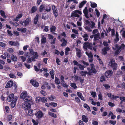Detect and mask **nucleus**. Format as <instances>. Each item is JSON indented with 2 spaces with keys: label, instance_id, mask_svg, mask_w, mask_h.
<instances>
[{
  "label": "nucleus",
  "instance_id": "obj_42",
  "mask_svg": "<svg viewBox=\"0 0 125 125\" xmlns=\"http://www.w3.org/2000/svg\"><path fill=\"white\" fill-rule=\"evenodd\" d=\"M119 98V96H115L114 95H113L111 96L110 99L112 100H113L114 99H115L117 98Z\"/></svg>",
  "mask_w": 125,
  "mask_h": 125
},
{
  "label": "nucleus",
  "instance_id": "obj_3",
  "mask_svg": "<svg viewBox=\"0 0 125 125\" xmlns=\"http://www.w3.org/2000/svg\"><path fill=\"white\" fill-rule=\"evenodd\" d=\"M115 62V61L111 60L109 63V65L112 67L113 70H116L117 68V65Z\"/></svg>",
  "mask_w": 125,
  "mask_h": 125
},
{
  "label": "nucleus",
  "instance_id": "obj_30",
  "mask_svg": "<svg viewBox=\"0 0 125 125\" xmlns=\"http://www.w3.org/2000/svg\"><path fill=\"white\" fill-rule=\"evenodd\" d=\"M91 3V6L92 8H94L97 7V4L95 2H90Z\"/></svg>",
  "mask_w": 125,
  "mask_h": 125
},
{
  "label": "nucleus",
  "instance_id": "obj_12",
  "mask_svg": "<svg viewBox=\"0 0 125 125\" xmlns=\"http://www.w3.org/2000/svg\"><path fill=\"white\" fill-rule=\"evenodd\" d=\"M13 82L11 80L8 81L7 82L5 87L6 88H10L13 86Z\"/></svg>",
  "mask_w": 125,
  "mask_h": 125
},
{
  "label": "nucleus",
  "instance_id": "obj_4",
  "mask_svg": "<svg viewBox=\"0 0 125 125\" xmlns=\"http://www.w3.org/2000/svg\"><path fill=\"white\" fill-rule=\"evenodd\" d=\"M31 105L29 102H24L22 104V107L24 109L28 110L31 108Z\"/></svg>",
  "mask_w": 125,
  "mask_h": 125
},
{
  "label": "nucleus",
  "instance_id": "obj_21",
  "mask_svg": "<svg viewBox=\"0 0 125 125\" xmlns=\"http://www.w3.org/2000/svg\"><path fill=\"white\" fill-rule=\"evenodd\" d=\"M60 41L61 42H62L61 44V46L62 47L65 46L67 43V41L64 38H62Z\"/></svg>",
  "mask_w": 125,
  "mask_h": 125
},
{
  "label": "nucleus",
  "instance_id": "obj_60",
  "mask_svg": "<svg viewBox=\"0 0 125 125\" xmlns=\"http://www.w3.org/2000/svg\"><path fill=\"white\" fill-rule=\"evenodd\" d=\"M56 62L57 64L58 65H60V64L59 63V62H60V61L57 57H56Z\"/></svg>",
  "mask_w": 125,
  "mask_h": 125
},
{
  "label": "nucleus",
  "instance_id": "obj_44",
  "mask_svg": "<svg viewBox=\"0 0 125 125\" xmlns=\"http://www.w3.org/2000/svg\"><path fill=\"white\" fill-rule=\"evenodd\" d=\"M6 45L5 43H4L2 42H0V46L1 47L5 48L6 46Z\"/></svg>",
  "mask_w": 125,
  "mask_h": 125
},
{
  "label": "nucleus",
  "instance_id": "obj_23",
  "mask_svg": "<svg viewBox=\"0 0 125 125\" xmlns=\"http://www.w3.org/2000/svg\"><path fill=\"white\" fill-rule=\"evenodd\" d=\"M10 58L12 61L16 62L17 60L18 59L16 55H14L13 54L11 55Z\"/></svg>",
  "mask_w": 125,
  "mask_h": 125
},
{
  "label": "nucleus",
  "instance_id": "obj_40",
  "mask_svg": "<svg viewBox=\"0 0 125 125\" xmlns=\"http://www.w3.org/2000/svg\"><path fill=\"white\" fill-rule=\"evenodd\" d=\"M12 25H13V26H17L19 25V24L17 22L14 23L12 21H10L9 22Z\"/></svg>",
  "mask_w": 125,
  "mask_h": 125
},
{
  "label": "nucleus",
  "instance_id": "obj_2",
  "mask_svg": "<svg viewBox=\"0 0 125 125\" xmlns=\"http://www.w3.org/2000/svg\"><path fill=\"white\" fill-rule=\"evenodd\" d=\"M91 68L90 70L88 72V74L89 75H92V73L95 74L97 73V71L95 68V66L93 63L90 64Z\"/></svg>",
  "mask_w": 125,
  "mask_h": 125
},
{
  "label": "nucleus",
  "instance_id": "obj_51",
  "mask_svg": "<svg viewBox=\"0 0 125 125\" xmlns=\"http://www.w3.org/2000/svg\"><path fill=\"white\" fill-rule=\"evenodd\" d=\"M41 93L44 96H45L47 95L46 92L43 90H41L40 91Z\"/></svg>",
  "mask_w": 125,
  "mask_h": 125
},
{
  "label": "nucleus",
  "instance_id": "obj_18",
  "mask_svg": "<svg viewBox=\"0 0 125 125\" xmlns=\"http://www.w3.org/2000/svg\"><path fill=\"white\" fill-rule=\"evenodd\" d=\"M9 45L12 46H15L17 45H19V43L18 42H13L12 41H10L8 42Z\"/></svg>",
  "mask_w": 125,
  "mask_h": 125
},
{
  "label": "nucleus",
  "instance_id": "obj_15",
  "mask_svg": "<svg viewBox=\"0 0 125 125\" xmlns=\"http://www.w3.org/2000/svg\"><path fill=\"white\" fill-rule=\"evenodd\" d=\"M28 95L27 92L26 91H24L21 94L20 97L21 98L23 99L24 101V100L26 99Z\"/></svg>",
  "mask_w": 125,
  "mask_h": 125
},
{
  "label": "nucleus",
  "instance_id": "obj_22",
  "mask_svg": "<svg viewBox=\"0 0 125 125\" xmlns=\"http://www.w3.org/2000/svg\"><path fill=\"white\" fill-rule=\"evenodd\" d=\"M39 15V14H36L35 17H34L33 20V23L35 25H36L38 21Z\"/></svg>",
  "mask_w": 125,
  "mask_h": 125
},
{
  "label": "nucleus",
  "instance_id": "obj_25",
  "mask_svg": "<svg viewBox=\"0 0 125 125\" xmlns=\"http://www.w3.org/2000/svg\"><path fill=\"white\" fill-rule=\"evenodd\" d=\"M17 100V99H15L13 101H12L11 103L10 106L12 108H13L15 106L16 102Z\"/></svg>",
  "mask_w": 125,
  "mask_h": 125
},
{
  "label": "nucleus",
  "instance_id": "obj_50",
  "mask_svg": "<svg viewBox=\"0 0 125 125\" xmlns=\"http://www.w3.org/2000/svg\"><path fill=\"white\" fill-rule=\"evenodd\" d=\"M85 29L86 30H87L89 32H91L92 31V30H91L90 28L88 26H86L85 27Z\"/></svg>",
  "mask_w": 125,
  "mask_h": 125
},
{
  "label": "nucleus",
  "instance_id": "obj_9",
  "mask_svg": "<svg viewBox=\"0 0 125 125\" xmlns=\"http://www.w3.org/2000/svg\"><path fill=\"white\" fill-rule=\"evenodd\" d=\"M115 49L114 48H113V49L114 50H116L115 53V55H118L121 52V48H119V46H118V45L117 44L115 45Z\"/></svg>",
  "mask_w": 125,
  "mask_h": 125
},
{
  "label": "nucleus",
  "instance_id": "obj_33",
  "mask_svg": "<svg viewBox=\"0 0 125 125\" xmlns=\"http://www.w3.org/2000/svg\"><path fill=\"white\" fill-rule=\"evenodd\" d=\"M100 81L101 82H104L106 81V79L105 76L103 75L100 77Z\"/></svg>",
  "mask_w": 125,
  "mask_h": 125
},
{
  "label": "nucleus",
  "instance_id": "obj_49",
  "mask_svg": "<svg viewBox=\"0 0 125 125\" xmlns=\"http://www.w3.org/2000/svg\"><path fill=\"white\" fill-rule=\"evenodd\" d=\"M104 86V87L107 90L109 89L110 87L108 84H105L103 85Z\"/></svg>",
  "mask_w": 125,
  "mask_h": 125
},
{
  "label": "nucleus",
  "instance_id": "obj_27",
  "mask_svg": "<svg viewBox=\"0 0 125 125\" xmlns=\"http://www.w3.org/2000/svg\"><path fill=\"white\" fill-rule=\"evenodd\" d=\"M87 1L85 0H83L81 2L79 5V7L80 8H82L83 6L86 3Z\"/></svg>",
  "mask_w": 125,
  "mask_h": 125
},
{
  "label": "nucleus",
  "instance_id": "obj_63",
  "mask_svg": "<svg viewBox=\"0 0 125 125\" xmlns=\"http://www.w3.org/2000/svg\"><path fill=\"white\" fill-rule=\"evenodd\" d=\"M12 118V116L11 115H9L8 116L7 119L8 121H10Z\"/></svg>",
  "mask_w": 125,
  "mask_h": 125
},
{
  "label": "nucleus",
  "instance_id": "obj_62",
  "mask_svg": "<svg viewBox=\"0 0 125 125\" xmlns=\"http://www.w3.org/2000/svg\"><path fill=\"white\" fill-rule=\"evenodd\" d=\"M95 11L96 12V14L97 16L98 17L100 15L99 12L97 9H96L95 10Z\"/></svg>",
  "mask_w": 125,
  "mask_h": 125
},
{
  "label": "nucleus",
  "instance_id": "obj_28",
  "mask_svg": "<svg viewBox=\"0 0 125 125\" xmlns=\"http://www.w3.org/2000/svg\"><path fill=\"white\" fill-rule=\"evenodd\" d=\"M51 70L50 72V74L52 79H54V70L53 69H52Z\"/></svg>",
  "mask_w": 125,
  "mask_h": 125
},
{
  "label": "nucleus",
  "instance_id": "obj_57",
  "mask_svg": "<svg viewBox=\"0 0 125 125\" xmlns=\"http://www.w3.org/2000/svg\"><path fill=\"white\" fill-rule=\"evenodd\" d=\"M64 77L63 75H62L61 76V80L62 81L61 82V83L62 84V83L63 82L64 83L65 82L64 81Z\"/></svg>",
  "mask_w": 125,
  "mask_h": 125
},
{
  "label": "nucleus",
  "instance_id": "obj_38",
  "mask_svg": "<svg viewBox=\"0 0 125 125\" xmlns=\"http://www.w3.org/2000/svg\"><path fill=\"white\" fill-rule=\"evenodd\" d=\"M55 83L57 84H59L60 83V81L59 79L56 77H55Z\"/></svg>",
  "mask_w": 125,
  "mask_h": 125
},
{
  "label": "nucleus",
  "instance_id": "obj_14",
  "mask_svg": "<svg viewBox=\"0 0 125 125\" xmlns=\"http://www.w3.org/2000/svg\"><path fill=\"white\" fill-rule=\"evenodd\" d=\"M83 12L85 17L89 20V18L88 16V11L87 7H86L83 10Z\"/></svg>",
  "mask_w": 125,
  "mask_h": 125
},
{
  "label": "nucleus",
  "instance_id": "obj_58",
  "mask_svg": "<svg viewBox=\"0 0 125 125\" xmlns=\"http://www.w3.org/2000/svg\"><path fill=\"white\" fill-rule=\"evenodd\" d=\"M8 51L10 53H12L13 52V50L12 48H9L8 49Z\"/></svg>",
  "mask_w": 125,
  "mask_h": 125
},
{
  "label": "nucleus",
  "instance_id": "obj_31",
  "mask_svg": "<svg viewBox=\"0 0 125 125\" xmlns=\"http://www.w3.org/2000/svg\"><path fill=\"white\" fill-rule=\"evenodd\" d=\"M0 13L1 15L3 18H6L7 17L5 15V13L4 11L2 10H0Z\"/></svg>",
  "mask_w": 125,
  "mask_h": 125
},
{
  "label": "nucleus",
  "instance_id": "obj_7",
  "mask_svg": "<svg viewBox=\"0 0 125 125\" xmlns=\"http://www.w3.org/2000/svg\"><path fill=\"white\" fill-rule=\"evenodd\" d=\"M35 115L37 118L39 119L42 118L44 115L43 113L41 110H39L35 114Z\"/></svg>",
  "mask_w": 125,
  "mask_h": 125
},
{
  "label": "nucleus",
  "instance_id": "obj_26",
  "mask_svg": "<svg viewBox=\"0 0 125 125\" xmlns=\"http://www.w3.org/2000/svg\"><path fill=\"white\" fill-rule=\"evenodd\" d=\"M82 120L85 123L87 122L88 121V118L87 116L84 115H83L82 117Z\"/></svg>",
  "mask_w": 125,
  "mask_h": 125
},
{
  "label": "nucleus",
  "instance_id": "obj_45",
  "mask_svg": "<svg viewBox=\"0 0 125 125\" xmlns=\"http://www.w3.org/2000/svg\"><path fill=\"white\" fill-rule=\"evenodd\" d=\"M79 68L81 70H84V68H85V67H84L83 66L81 65L80 64H79L78 66Z\"/></svg>",
  "mask_w": 125,
  "mask_h": 125
},
{
  "label": "nucleus",
  "instance_id": "obj_16",
  "mask_svg": "<svg viewBox=\"0 0 125 125\" xmlns=\"http://www.w3.org/2000/svg\"><path fill=\"white\" fill-rule=\"evenodd\" d=\"M100 35L99 32L97 33V34H94V39L93 40L95 42L97 40H98L100 38Z\"/></svg>",
  "mask_w": 125,
  "mask_h": 125
},
{
  "label": "nucleus",
  "instance_id": "obj_20",
  "mask_svg": "<svg viewBox=\"0 0 125 125\" xmlns=\"http://www.w3.org/2000/svg\"><path fill=\"white\" fill-rule=\"evenodd\" d=\"M37 8L36 6H33L31 9L29 11V13L32 14L36 11L37 10Z\"/></svg>",
  "mask_w": 125,
  "mask_h": 125
},
{
  "label": "nucleus",
  "instance_id": "obj_37",
  "mask_svg": "<svg viewBox=\"0 0 125 125\" xmlns=\"http://www.w3.org/2000/svg\"><path fill=\"white\" fill-rule=\"evenodd\" d=\"M49 115L52 117L55 118H56L57 117V115L55 114L52 113L51 112H50L49 113Z\"/></svg>",
  "mask_w": 125,
  "mask_h": 125
},
{
  "label": "nucleus",
  "instance_id": "obj_53",
  "mask_svg": "<svg viewBox=\"0 0 125 125\" xmlns=\"http://www.w3.org/2000/svg\"><path fill=\"white\" fill-rule=\"evenodd\" d=\"M49 104L54 107H56L57 105V103H55L51 102L49 103Z\"/></svg>",
  "mask_w": 125,
  "mask_h": 125
},
{
  "label": "nucleus",
  "instance_id": "obj_43",
  "mask_svg": "<svg viewBox=\"0 0 125 125\" xmlns=\"http://www.w3.org/2000/svg\"><path fill=\"white\" fill-rule=\"evenodd\" d=\"M91 22V25L90 26L91 28L92 29L93 28H95V23L92 21Z\"/></svg>",
  "mask_w": 125,
  "mask_h": 125
},
{
  "label": "nucleus",
  "instance_id": "obj_59",
  "mask_svg": "<svg viewBox=\"0 0 125 125\" xmlns=\"http://www.w3.org/2000/svg\"><path fill=\"white\" fill-rule=\"evenodd\" d=\"M111 35L112 36H114L115 35V30L114 29H112L111 31Z\"/></svg>",
  "mask_w": 125,
  "mask_h": 125
},
{
  "label": "nucleus",
  "instance_id": "obj_47",
  "mask_svg": "<svg viewBox=\"0 0 125 125\" xmlns=\"http://www.w3.org/2000/svg\"><path fill=\"white\" fill-rule=\"evenodd\" d=\"M75 99V101L77 103H78L80 102V100L78 97L76 96Z\"/></svg>",
  "mask_w": 125,
  "mask_h": 125
},
{
  "label": "nucleus",
  "instance_id": "obj_36",
  "mask_svg": "<svg viewBox=\"0 0 125 125\" xmlns=\"http://www.w3.org/2000/svg\"><path fill=\"white\" fill-rule=\"evenodd\" d=\"M41 98L40 97H37L35 99V101L36 103L41 102Z\"/></svg>",
  "mask_w": 125,
  "mask_h": 125
},
{
  "label": "nucleus",
  "instance_id": "obj_56",
  "mask_svg": "<svg viewBox=\"0 0 125 125\" xmlns=\"http://www.w3.org/2000/svg\"><path fill=\"white\" fill-rule=\"evenodd\" d=\"M29 51L30 52V53H29V54L31 55H32L34 54V52L33 50L32 49H29Z\"/></svg>",
  "mask_w": 125,
  "mask_h": 125
},
{
  "label": "nucleus",
  "instance_id": "obj_11",
  "mask_svg": "<svg viewBox=\"0 0 125 125\" xmlns=\"http://www.w3.org/2000/svg\"><path fill=\"white\" fill-rule=\"evenodd\" d=\"M30 83L35 87H37L39 86L38 82L35 80H31L30 81Z\"/></svg>",
  "mask_w": 125,
  "mask_h": 125
},
{
  "label": "nucleus",
  "instance_id": "obj_1",
  "mask_svg": "<svg viewBox=\"0 0 125 125\" xmlns=\"http://www.w3.org/2000/svg\"><path fill=\"white\" fill-rule=\"evenodd\" d=\"M78 14L80 15H81L82 14V13L80 10H75L71 14L70 16L71 17H77L78 18L79 17L80 18L79 19V21H80L82 20V17L81 16H80Z\"/></svg>",
  "mask_w": 125,
  "mask_h": 125
},
{
  "label": "nucleus",
  "instance_id": "obj_6",
  "mask_svg": "<svg viewBox=\"0 0 125 125\" xmlns=\"http://www.w3.org/2000/svg\"><path fill=\"white\" fill-rule=\"evenodd\" d=\"M15 99H16L17 100V97L16 96H14V94H10L7 98V100L9 102L11 101H13Z\"/></svg>",
  "mask_w": 125,
  "mask_h": 125
},
{
  "label": "nucleus",
  "instance_id": "obj_39",
  "mask_svg": "<svg viewBox=\"0 0 125 125\" xmlns=\"http://www.w3.org/2000/svg\"><path fill=\"white\" fill-rule=\"evenodd\" d=\"M71 86L74 89H76L77 88V86L76 85V84L74 83H71Z\"/></svg>",
  "mask_w": 125,
  "mask_h": 125
},
{
  "label": "nucleus",
  "instance_id": "obj_19",
  "mask_svg": "<svg viewBox=\"0 0 125 125\" xmlns=\"http://www.w3.org/2000/svg\"><path fill=\"white\" fill-rule=\"evenodd\" d=\"M83 45H87L88 48V49L91 50H92L93 44L91 43H89V42H85L83 44Z\"/></svg>",
  "mask_w": 125,
  "mask_h": 125
},
{
  "label": "nucleus",
  "instance_id": "obj_32",
  "mask_svg": "<svg viewBox=\"0 0 125 125\" xmlns=\"http://www.w3.org/2000/svg\"><path fill=\"white\" fill-rule=\"evenodd\" d=\"M56 29V28L55 26H52L50 28V31L51 32L55 31Z\"/></svg>",
  "mask_w": 125,
  "mask_h": 125
},
{
  "label": "nucleus",
  "instance_id": "obj_35",
  "mask_svg": "<svg viewBox=\"0 0 125 125\" xmlns=\"http://www.w3.org/2000/svg\"><path fill=\"white\" fill-rule=\"evenodd\" d=\"M46 38L44 36H43L42 37L41 40V43H46Z\"/></svg>",
  "mask_w": 125,
  "mask_h": 125
},
{
  "label": "nucleus",
  "instance_id": "obj_48",
  "mask_svg": "<svg viewBox=\"0 0 125 125\" xmlns=\"http://www.w3.org/2000/svg\"><path fill=\"white\" fill-rule=\"evenodd\" d=\"M119 47L121 48V49L122 50H123L125 49V45L124 43H122L121 44V46H120Z\"/></svg>",
  "mask_w": 125,
  "mask_h": 125
},
{
  "label": "nucleus",
  "instance_id": "obj_64",
  "mask_svg": "<svg viewBox=\"0 0 125 125\" xmlns=\"http://www.w3.org/2000/svg\"><path fill=\"white\" fill-rule=\"evenodd\" d=\"M22 16V14H20L17 15L16 17V19H20L21 18Z\"/></svg>",
  "mask_w": 125,
  "mask_h": 125
},
{
  "label": "nucleus",
  "instance_id": "obj_54",
  "mask_svg": "<svg viewBox=\"0 0 125 125\" xmlns=\"http://www.w3.org/2000/svg\"><path fill=\"white\" fill-rule=\"evenodd\" d=\"M109 123L113 125H114L116 123V122L115 121H114L111 120H110L109 121Z\"/></svg>",
  "mask_w": 125,
  "mask_h": 125
},
{
  "label": "nucleus",
  "instance_id": "obj_17",
  "mask_svg": "<svg viewBox=\"0 0 125 125\" xmlns=\"http://www.w3.org/2000/svg\"><path fill=\"white\" fill-rule=\"evenodd\" d=\"M24 102H32V98L30 96L27 95L26 99L24 100Z\"/></svg>",
  "mask_w": 125,
  "mask_h": 125
},
{
  "label": "nucleus",
  "instance_id": "obj_24",
  "mask_svg": "<svg viewBox=\"0 0 125 125\" xmlns=\"http://www.w3.org/2000/svg\"><path fill=\"white\" fill-rule=\"evenodd\" d=\"M75 49L77 51L76 53L78 57L79 58H80L82 56L81 51L78 48H76Z\"/></svg>",
  "mask_w": 125,
  "mask_h": 125
},
{
  "label": "nucleus",
  "instance_id": "obj_8",
  "mask_svg": "<svg viewBox=\"0 0 125 125\" xmlns=\"http://www.w3.org/2000/svg\"><path fill=\"white\" fill-rule=\"evenodd\" d=\"M52 9L53 10V13L54 16L55 17H57L58 14V10L57 8L55 5H53L52 6Z\"/></svg>",
  "mask_w": 125,
  "mask_h": 125
},
{
  "label": "nucleus",
  "instance_id": "obj_5",
  "mask_svg": "<svg viewBox=\"0 0 125 125\" xmlns=\"http://www.w3.org/2000/svg\"><path fill=\"white\" fill-rule=\"evenodd\" d=\"M31 21V19L29 18H28L25 20L23 21H21L20 23L23 25L24 26H26L29 24V22H30Z\"/></svg>",
  "mask_w": 125,
  "mask_h": 125
},
{
  "label": "nucleus",
  "instance_id": "obj_52",
  "mask_svg": "<svg viewBox=\"0 0 125 125\" xmlns=\"http://www.w3.org/2000/svg\"><path fill=\"white\" fill-rule=\"evenodd\" d=\"M32 122L33 123V125H38V121H36L33 119H32Z\"/></svg>",
  "mask_w": 125,
  "mask_h": 125
},
{
  "label": "nucleus",
  "instance_id": "obj_29",
  "mask_svg": "<svg viewBox=\"0 0 125 125\" xmlns=\"http://www.w3.org/2000/svg\"><path fill=\"white\" fill-rule=\"evenodd\" d=\"M47 101V98L45 97H41V102L42 103L46 102Z\"/></svg>",
  "mask_w": 125,
  "mask_h": 125
},
{
  "label": "nucleus",
  "instance_id": "obj_34",
  "mask_svg": "<svg viewBox=\"0 0 125 125\" xmlns=\"http://www.w3.org/2000/svg\"><path fill=\"white\" fill-rule=\"evenodd\" d=\"M80 74L82 76H85L86 74H88V72L87 71H82L80 72Z\"/></svg>",
  "mask_w": 125,
  "mask_h": 125
},
{
  "label": "nucleus",
  "instance_id": "obj_10",
  "mask_svg": "<svg viewBox=\"0 0 125 125\" xmlns=\"http://www.w3.org/2000/svg\"><path fill=\"white\" fill-rule=\"evenodd\" d=\"M113 73L112 70H109L105 72V75L107 78H109L112 75Z\"/></svg>",
  "mask_w": 125,
  "mask_h": 125
},
{
  "label": "nucleus",
  "instance_id": "obj_41",
  "mask_svg": "<svg viewBox=\"0 0 125 125\" xmlns=\"http://www.w3.org/2000/svg\"><path fill=\"white\" fill-rule=\"evenodd\" d=\"M44 6L43 5H40L39 7V12H42L43 10V9L44 8Z\"/></svg>",
  "mask_w": 125,
  "mask_h": 125
},
{
  "label": "nucleus",
  "instance_id": "obj_61",
  "mask_svg": "<svg viewBox=\"0 0 125 125\" xmlns=\"http://www.w3.org/2000/svg\"><path fill=\"white\" fill-rule=\"evenodd\" d=\"M108 105L112 107H114L115 106V104L114 103L110 102H108Z\"/></svg>",
  "mask_w": 125,
  "mask_h": 125
},
{
  "label": "nucleus",
  "instance_id": "obj_55",
  "mask_svg": "<svg viewBox=\"0 0 125 125\" xmlns=\"http://www.w3.org/2000/svg\"><path fill=\"white\" fill-rule=\"evenodd\" d=\"M20 58L22 60V61L23 62H25L26 61V57L23 56H21Z\"/></svg>",
  "mask_w": 125,
  "mask_h": 125
},
{
  "label": "nucleus",
  "instance_id": "obj_46",
  "mask_svg": "<svg viewBox=\"0 0 125 125\" xmlns=\"http://www.w3.org/2000/svg\"><path fill=\"white\" fill-rule=\"evenodd\" d=\"M84 23L86 25H89L91 24L90 22L89 21L87 20H86L84 22Z\"/></svg>",
  "mask_w": 125,
  "mask_h": 125
},
{
  "label": "nucleus",
  "instance_id": "obj_13",
  "mask_svg": "<svg viewBox=\"0 0 125 125\" xmlns=\"http://www.w3.org/2000/svg\"><path fill=\"white\" fill-rule=\"evenodd\" d=\"M110 49V48L108 47H105L104 48L102 49V54L104 55H105L107 53V52Z\"/></svg>",
  "mask_w": 125,
  "mask_h": 125
}]
</instances>
